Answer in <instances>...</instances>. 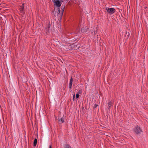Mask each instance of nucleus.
Instances as JSON below:
<instances>
[{"instance_id":"10","label":"nucleus","mask_w":148,"mask_h":148,"mask_svg":"<svg viewBox=\"0 0 148 148\" xmlns=\"http://www.w3.org/2000/svg\"><path fill=\"white\" fill-rule=\"evenodd\" d=\"M58 121L60 123L61 122L62 123H63L64 122V119L62 118H61V119L59 120Z\"/></svg>"},{"instance_id":"17","label":"nucleus","mask_w":148,"mask_h":148,"mask_svg":"<svg viewBox=\"0 0 148 148\" xmlns=\"http://www.w3.org/2000/svg\"><path fill=\"white\" fill-rule=\"evenodd\" d=\"M94 33H95V34H96V32H95Z\"/></svg>"},{"instance_id":"9","label":"nucleus","mask_w":148,"mask_h":148,"mask_svg":"<svg viewBox=\"0 0 148 148\" xmlns=\"http://www.w3.org/2000/svg\"><path fill=\"white\" fill-rule=\"evenodd\" d=\"M64 148H71V147L69 145L66 144L65 145Z\"/></svg>"},{"instance_id":"13","label":"nucleus","mask_w":148,"mask_h":148,"mask_svg":"<svg viewBox=\"0 0 148 148\" xmlns=\"http://www.w3.org/2000/svg\"><path fill=\"white\" fill-rule=\"evenodd\" d=\"M98 106V105L97 104H95L94 105V108H96L97 106Z\"/></svg>"},{"instance_id":"15","label":"nucleus","mask_w":148,"mask_h":148,"mask_svg":"<svg viewBox=\"0 0 148 148\" xmlns=\"http://www.w3.org/2000/svg\"><path fill=\"white\" fill-rule=\"evenodd\" d=\"M49 25H48V29H49Z\"/></svg>"},{"instance_id":"14","label":"nucleus","mask_w":148,"mask_h":148,"mask_svg":"<svg viewBox=\"0 0 148 148\" xmlns=\"http://www.w3.org/2000/svg\"><path fill=\"white\" fill-rule=\"evenodd\" d=\"M75 94L74 95L73 97V101L75 100Z\"/></svg>"},{"instance_id":"7","label":"nucleus","mask_w":148,"mask_h":148,"mask_svg":"<svg viewBox=\"0 0 148 148\" xmlns=\"http://www.w3.org/2000/svg\"><path fill=\"white\" fill-rule=\"evenodd\" d=\"M73 81V78L71 77L70 81V83H69V88H71V87L72 85V82Z\"/></svg>"},{"instance_id":"2","label":"nucleus","mask_w":148,"mask_h":148,"mask_svg":"<svg viewBox=\"0 0 148 148\" xmlns=\"http://www.w3.org/2000/svg\"><path fill=\"white\" fill-rule=\"evenodd\" d=\"M134 132L136 133L139 134L142 132V130L140 127L137 125L134 128Z\"/></svg>"},{"instance_id":"5","label":"nucleus","mask_w":148,"mask_h":148,"mask_svg":"<svg viewBox=\"0 0 148 148\" xmlns=\"http://www.w3.org/2000/svg\"><path fill=\"white\" fill-rule=\"evenodd\" d=\"M24 7V3H22V4L20 6V8H19V9L21 13H23V12Z\"/></svg>"},{"instance_id":"12","label":"nucleus","mask_w":148,"mask_h":148,"mask_svg":"<svg viewBox=\"0 0 148 148\" xmlns=\"http://www.w3.org/2000/svg\"><path fill=\"white\" fill-rule=\"evenodd\" d=\"M79 96V92H78L76 95V98L77 99Z\"/></svg>"},{"instance_id":"11","label":"nucleus","mask_w":148,"mask_h":148,"mask_svg":"<svg viewBox=\"0 0 148 148\" xmlns=\"http://www.w3.org/2000/svg\"><path fill=\"white\" fill-rule=\"evenodd\" d=\"M64 7L63 8L62 7L61 8L62 10V12L61 13V14L60 16H62L63 12L64 10Z\"/></svg>"},{"instance_id":"16","label":"nucleus","mask_w":148,"mask_h":148,"mask_svg":"<svg viewBox=\"0 0 148 148\" xmlns=\"http://www.w3.org/2000/svg\"><path fill=\"white\" fill-rule=\"evenodd\" d=\"M49 148H52V147H51V145H50Z\"/></svg>"},{"instance_id":"1","label":"nucleus","mask_w":148,"mask_h":148,"mask_svg":"<svg viewBox=\"0 0 148 148\" xmlns=\"http://www.w3.org/2000/svg\"><path fill=\"white\" fill-rule=\"evenodd\" d=\"M61 1V0H52V1L53 2L54 5L57 7L58 10V14L60 13L59 8L61 5V3L60 1Z\"/></svg>"},{"instance_id":"8","label":"nucleus","mask_w":148,"mask_h":148,"mask_svg":"<svg viewBox=\"0 0 148 148\" xmlns=\"http://www.w3.org/2000/svg\"><path fill=\"white\" fill-rule=\"evenodd\" d=\"M37 142V139L36 138H35L34 140V146H35Z\"/></svg>"},{"instance_id":"6","label":"nucleus","mask_w":148,"mask_h":148,"mask_svg":"<svg viewBox=\"0 0 148 148\" xmlns=\"http://www.w3.org/2000/svg\"><path fill=\"white\" fill-rule=\"evenodd\" d=\"M114 104V101H111L110 102L108 103V106L109 107V109L110 108L111 106H112Z\"/></svg>"},{"instance_id":"4","label":"nucleus","mask_w":148,"mask_h":148,"mask_svg":"<svg viewBox=\"0 0 148 148\" xmlns=\"http://www.w3.org/2000/svg\"><path fill=\"white\" fill-rule=\"evenodd\" d=\"M106 10L108 13L110 14H113L115 12V9L113 8H106Z\"/></svg>"},{"instance_id":"3","label":"nucleus","mask_w":148,"mask_h":148,"mask_svg":"<svg viewBox=\"0 0 148 148\" xmlns=\"http://www.w3.org/2000/svg\"><path fill=\"white\" fill-rule=\"evenodd\" d=\"M75 45L73 44H70L68 45L67 47H65V49L66 51L71 50L74 49Z\"/></svg>"}]
</instances>
